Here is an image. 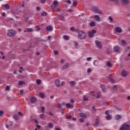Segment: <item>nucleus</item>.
Masks as SVG:
<instances>
[{"label": "nucleus", "instance_id": "1", "mask_svg": "<svg viewBox=\"0 0 130 130\" xmlns=\"http://www.w3.org/2000/svg\"><path fill=\"white\" fill-rule=\"evenodd\" d=\"M7 35L9 37H14L16 36V31L13 29H10L8 30Z\"/></svg>", "mask_w": 130, "mask_h": 130}, {"label": "nucleus", "instance_id": "2", "mask_svg": "<svg viewBox=\"0 0 130 130\" xmlns=\"http://www.w3.org/2000/svg\"><path fill=\"white\" fill-rule=\"evenodd\" d=\"M92 11L96 14L99 15H103V11L97 8V7H94L92 8Z\"/></svg>", "mask_w": 130, "mask_h": 130}, {"label": "nucleus", "instance_id": "3", "mask_svg": "<svg viewBox=\"0 0 130 130\" xmlns=\"http://www.w3.org/2000/svg\"><path fill=\"white\" fill-rule=\"evenodd\" d=\"M78 36L80 39H85L87 37L86 33L83 31H80L78 33Z\"/></svg>", "mask_w": 130, "mask_h": 130}, {"label": "nucleus", "instance_id": "4", "mask_svg": "<svg viewBox=\"0 0 130 130\" xmlns=\"http://www.w3.org/2000/svg\"><path fill=\"white\" fill-rule=\"evenodd\" d=\"M55 85L56 87H61V86H63L64 85V82L62 81L60 83L59 79H57L55 81Z\"/></svg>", "mask_w": 130, "mask_h": 130}, {"label": "nucleus", "instance_id": "5", "mask_svg": "<svg viewBox=\"0 0 130 130\" xmlns=\"http://www.w3.org/2000/svg\"><path fill=\"white\" fill-rule=\"evenodd\" d=\"M91 94L92 95V96L95 97V98H101V92H100L96 93L95 91H91Z\"/></svg>", "mask_w": 130, "mask_h": 130}, {"label": "nucleus", "instance_id": "6", "mask_svg": "<svg viewBox=\"0 0 130 130\" xmlns=\"http://www.w3.org/2000/svg\"><path fill=\"white\" fill-rule=\"evenodd\" d=\"M119 130H130V126L127 124H124Z\"/></svg>", "mask_w": 130, "mask_h": 130}, {"label": "nucleus", "instance_id": "7", "mask_svg": "<svg viewBox=\"0 0 130 130\" xmlns=\"http://www.w3.org/2000/svg\"><path fill=\"white\" fill-rule=\"evenodd\" d=\"M79 115L80 117H82V118H83V119H80V121L81 122H83V121H84V119L87 118V115H86V114L85 113H81L79 114Z\"/></svg>", "mask_w": 130, "mask_h": 130}, {"label": "nucleus", "instance_id": "8", "mask_svg": "<svg viewBox=\"0 0 130 130\" xmlns=\"http://www.w3.org/2000/svg\"><path fill=\"white\" fill-rule=\"evenodd\" d=\"M96 34V30L93 29L91 31H89L88 32L89 37H93L94 36V34Z\"/></svg>", "mask_w": 130, "mask_h": 130}, {"label": "nucleus", "instance_id": "9", "mask_svg": "<svg viewBox=\"0 0 130 130\" xmlns=\"http://www.w3.org/2000/svg\"><path fill=\"white\" fill-rule=\"evenodd\" d=\"M95 45L99 48V49H101L103 47L102 43H101L100 41H95Z\"/></svg>", "mask_w": 130, "mask_h": 130}, {"label": "nucleus", "instance_id": "10", "mask_svg": "<svg viewBox=\"0 0 130 130\" xmlns=\"http://www.w3.org/2000/svg\"><path fill=\"white\" fill-rule=\"evenodd\" d=\"M93 20L94 21H96V22H100L101 21V18H100V16L98 15H95L93 16Z\"/></svg>", "mask_w": 130, "mask_h": 130}, {"label": "nucleus", "instance_id": "11", "mask_svg": "<svg viewBox=\"0 0 130 130\" xmlns=\"http://www.w3.org/2000/svg\"><path fill=\"white\" fill-rule=\"evenodd\" d=\"M121 75L122 77H126V76H128V72H127V71H125L123 70L121 73Z\"/></svg>", "mask_w": 130, "mask_h": 130}, {"label": "nucleus", "instance_id": "12", "mask_svg": "<svg viewBox=\"0 0 130 130\" xmlns=\"http://www.w3.org/2000/svg\"><path fill=\"white\" fill-rule=\"evenodd\" d=\"M59 3L57 1H54L53 4L51 5L52 8H55L56 6H58Z\"/></svg>", "mask_w": 130, "mask_h": 130}, {"label": "nucleus", "instance_id": "13", "mask_svg": "<svg viewBox=\"0 0 130 130\" xmlns=\"http://www.w3.org/2000/svg\"><path fill=\"white\" fill-rule=\"evenodd\" d=\"M66 108H71V109H73L74 108V106H73V104H66Z\"/></svg>", "mask_w": 130, "mask_h": 130}, {"label": "nucleus", "instance_id": "14", "mask_svg": "<svg viewBox=\"0 0 130 130\" xmlns=\"http://www.w3.org/2000/svg\"><path fill=\"white\" fill-rule=\"evenodd\" d=\"M122 5H127L129 3V0H121Z\"/></svg>", "mask_w": 130, "mask_h": 130}, {"label": "nucleus", "instance_id": "15", "mask_svg": "<svg viewBox=\"0 0 130 130\" xmlns=\"http://www.w3.org/2000/svg\"><path fill=\"white\" fill-rule=\"evenodd\" d=\"M116 31L118 33H121L122 32V29H121V28L117 27L116 28Z\"/></svg>", "mask_w": 130, "mask_h": 130}, {"label": "nucleus", "instance_id": "16", "mask_svg": "<svg viewBox=\"0 0 130 130\" xmlns=\"http://www.w3.org/2000/svg\"><path fill=\"white\" fill-rule=\"evenodd\" d=\"M101 88L103 92H106V88H105V85H104V84H102L101 85Z\"/></svg>", "mask_w": 130, "mask_h": 130}, {"label": "nucleus", "instance_id": "17", "mask_svg": "<svg viewBox=\"0 0 130 130\" xmlns=\"http://www.w3.org/2000/svg\"><path fill=\"white\" fill-rule=\"evenodd\" d=\"M114 50L115 52H118L120 50V48L119 47L115 46L114 47Z\"/></svg>", "mask_w": 130, "mask_h": 130}, {"label": "nucleus", "instance_id": "18", "mask_svg": "<svg viewBox=\"0 0 130 130\" xmlns=\"http://www.w3.org/2000/svg\"><path fill=\"white\" fill-rule=\"evenodd\" d=\"M34 30L32 28H27L25 30H24V32H33Z\"/></svg>", "mask_w": 130, "mask_h": 130}, {"label": "nucleus", "instance_id": "19", "mask_svg": "<svg viewBox=\"0 0 130 130\" xmlns=\"http://www.w3.org/2000/svg\"><path fill=\"white\" fill-rule=\"evenodd\" d=\"M74 47L76 48V49H79V48H80V45L77 43H75Z\"/></svg>", "mask_w": 130, "mask_h": 130}, {"label": "nucleus", "instance_id": "20", "mask_svg": "<svg viewBox=\"0 0 130 130\" xmlns=\"http://www.w3.org/2000/svg\"><path fill=\"white\" fill-rule=\"evenodd\" d=\"M90 27H95V26H96V22L94 21L91 22L90 23Z\"/></svg>", "mask_w": 130, "mask_h": 130}, {"label": "nucleus", "instance_id": "21", "mask_svg": "<svg viewBox=\"0 0 130 130\" xmlns=\"http://www.w3.org/2000/svg\"><path fill=\"white\" fill-rule=\"evenodd\" d=\"M63 39L64 40H70V37L67 35H64L63 36Z\"/></svg>", "mask_w": 130, "mask_h": 130}, {"label": "nucleus", "instance_id": "22", "mask_svg": "<svg viewBox=\"0 0 130 130\" xmlns=\"http://www.w3.org/2000/svg\"><path fill=\"white\" fill-rule=\"evenodd\" d=\"M47 31H52V27L51 26H48L46 27Z\"/></svg>", "mask_w": 130, "mask_h": 130}, {"label": "nucleus", "instance_id": "23", "mask_svg": "<svg viewBox=\"0 0 130 130\" xmlns=\"http://www.w3.org/2000/svg\"><path fill=\"white\" fill-rule=\"evenodd\" d=\"M112 118V116L111 115H109L106 117V119H107L108 120H109L110 119H111Z\"/></svg>", "mask_w": 130, "mask_h": 130}, {"label": "nucleus", "instance_id": "24", "mask_svg": "<svg viewBox=\"0 0 130 130\" xmlns=\"http://www.w3.org/2000/svg\"><path fill=\"white\" fill-rule=\"evenodd\" d=\"M4 7L7 9V10L10 9V5L9 4H6L4 5Z\"/></svg>", "mask_w": 130, "mask_h": 130}, {"label": "nucleus", "instance_id": "25", "mask_svg": "<svg viewBox=\"0 0 130 130\" xmlns=\"http://www.w3.org/2000/svg\"><path fill=\"white\" fill-rule=\"evenodd\" d=\"M36 102V98L33 97L30 99V102L34 103Z\"/></svg>", "mask_w": 130, "mask_h": 130}, {"label": "nucleus", "instance_id": "26", "mask_svg": "<svg viewBox=\"0 0 130 130\" xmlns=\"http://www.w3.org/2000/svg\"><path fill=\"white\" fill-rule=\"evenodd\" d=\"M115 118L117 120H118V119H120L121 118V116L119 115H117L115 116Z\"/></svg>", "mask_w": 130, "mask_h": 130}, {"label": "nucleus", "instance_id": "27", "mask_svg": "<svg viewBox=\"0 0 130 130\" xmlns=\"http://www.w3.org/2000/svg\"><path fill=\"white\" fill-rule=\"evenodd\" d=\"M47 126L49 128H52V127H53V125H52V123H50L47 125Z\"/></svg>", "mask_w": 130, "mask_h": 130}, {"label": "nucleus", "instance_id": "28", "mask_svg": "<svg viewBox=\"0 0 130 130\" xmlns=\"http://www.w3.org/2000/svg\"><path fill=\"white\" fill-rule=\"evenodd\" d=\"M56 12H60L61 11V8L60 7H58L56 9H55Z\"/></svg>", "mask_w": 130, "mask_h": 130}, {"label": "nucleus", "instance_id": "29", "mask_svg": "<svg viewBox=\"0 0 130 130\" xmlns=\"http://www.w3.org/2000/svg\"><path fill=\"white\" fill-rule=\"evenodd\" d=\"M40 96L41 97V98H44V97H45V95H44V94H43V93L41 92L40 93Z\"/></svg>", "mask_w": 130, "mask_h": 130}, {"label": "nucleus", "instance_id": "30", "mask_svg": "<svg viewBox=\"0 0 130 130\" xmlns=\"http://www.w3.org/2000/svg\"><path fill=\"white\" fill-rule=\"evenodd\" d=\"M83 100L84 101H88V97L86 95H83Z\"/></svg>", "mask_w": 130, "mask_h": 130}, {"label": "nucleus", "instance_id": "31", "mask_svg": "<svg viewBox=\"0 0 130 130\" xmlns=\"http://www.w3.org/2000/svg\"><path fill=\"white\" fill-rule=\"evenodd\" d=\"M70 85L71 86H75V85H76V82H75V81H71L70 82Z\"/></svg>", "mask_w": 130, "mask_h": 130}, {"label": "nucleus", "instance_id": "32", "mask_svg": "<svg viewBox=\"0 0 130 130\" xmlns=\"http://www.w3.org/2000/svg\"><path fill=\"white\" fill-rule=\"evenodd\" d=\"M14 118H15V119H19V115H18V114L14 115Z\"/></svg>", "mask_w": 130, "mask_h": 130}, {"label": "nucleus", "instance_id": "33", "mask_svg": "<svg viewBox=\"0 0 130 130\" xmlns=\"http://www.w3.org/2000/svg\"><path fill=\"white\" fill-rule=\"evenodd\" d=\"M109 20H110V23H112V21H113V18H112L111 16H109Z\"/></svg>", "mask_w": 130, "mask_h": 130}, {"label": "nucleus", "instance_id": "34", "mask_svg": "<svg viewBox=\"0 0 130 130\" xmlns=\"http://www.w3.org/2000/svg\"><path fill=\"white\" fill-rule=\"evenodd\" d=\"M110 2H114L115 4H117L118 3V0H109Z\"/></svg>", "mask_w": 130, "mask_h": 130}, {"label": "nucleus", "instance_id": "35", "mask_svg": "<svg viewBox=\"0 0 130 130\" xmlns=\"http://www.w3.org/2000/svg\"><path fill=\"white\" fill-rule=\"evenodd\" d=\"M40 118H42V119H44V114H42L40 115Z\"/></svg>", "mask_w": 130, "mask_h": 130}, {"label": "nucleus", "instance_id": "36", "mask_svg": "<svg viewBox=\"0 0 130 130\" xmlns=\"http://www.w3.org/2000/svg\"><path fill=\"white\" fill-rule=\"evenodd\" d=\"M92 109L94 112H95V111H97V109L96 108V107H95L94 106H92Z\"/></svg>", "mask_w": 130, "mask_h": 130}, {"label": "nucleus", "instance_id": "37", "mask_svg": "<svg viewBox=\"0 0 130 130\" xmlns=\"http://www.w3.org/2000/svg\"><path fill=\"white\" fill-rule=\"evenodd\" d=\"M107 66H108V67H112V64H111L110 62H108Z\"/></svg>", "mask_w": 130, "mask_h": 130}, {"label": "nucleus", "instance_id": "38", "mask_svg": "<svg viewBox=\"0 0 130 130\" xmlns=\"http://www.w3.org/2000/svg\"><path fill=\"white\" fill-rule=\"evenodd\" d=\"M86 60H87V61H90V60H92V57H87L86 58Z\"/></svg>", "mask_w": 130, "mask_h": 130}, {"label": "nucleus", "instance_id": "39", "mask_svg": "<svg viewBox=\"0 0 130 130\" xmlns=\"http://www.w3.org/2000/svg\"><path fill=\"white\" fill-rule=\"evenodd\" d=\"M24 84V81H20L18 82V84L19 85H23Z\"/></svg>", "mask_w": 130, "mask_h": 130}, {"label": "nucleus", "instance_id": "40", "mask_svg": "<svg viewBox=\"0 0 130 130\" xmlns=\"http://www.w3.org/2000/svg\"><path fill=\"white\" fill-rule=\"evenodd\" d=\"M41 110H42V112L44 113V111L45 110V108H44V107H42Z\"/></svg>", "mask_w": 130, "mask_h": 130}, {"label": "nucleus", "instance_id": "41", "mask_svg": "<svg viewBox=\"0 0 130 130\" xmlns=\"http://www.w3.org/2000/svg\"><path fill=\"white\" fill-rule=\"evenodd\" d=\"M56 107H57V108H60L61 107V105L58 104L56 105Z\"/></svg>", "mask_w": 130, "mask_h": 130}, {"label": "nucleus", "instance_id": "42", "mask_svg": "<svg viewBox=\"0 0 130 130\" xmlns=\"http://www.w3.org/2000/svg\"><path fill=\"white\" fill-rule=\"evenodd\" d=\"M69 66L70 64H69V63H66L65 66H64L63 69H66V68H68V67H69Z\"/></svg>", "mask_w": 130, "mask_h": 130}, {"label": "nucleus", "instance_id": "43", "mask_svg": "<svg viewBox=\"0 0 130 130\" xmlns=\"http://www.w3.org/2000/svg\"><path fill=\"white\" fill-rule=\"evenodd\" d=\"M47 15V13L44 12L42 13V16H46Z\"/></svg>", "mask_w": 130, "mask_h": 130}, {"label": "nucleus", "instance_id": "44", "mask_svg": "<svg viewBox=\"0 0 130 130\" xmlns=\"http://www.w3.org/2000/svg\"><path fill=\"white\" fill-rule=\"evenodd\" d=\"M77 5H78V3H77L76 1H74L73 3V6H77Z\"/></svg>", "mask_w": 130, "mask_h": 130}, {"label": "nucleus", "instance_id": "45", "mask_svg": "<svg viewBox=\"0 0 130 130\" xmlns=\"http://www.w3.org/2000/svg\"><path fill=\"white\" fill-rule=\"evenodd\" d=\"M4 115V111H0V116H3Z\"/></svg>", "mask_w": 130, "mask_h": 130}, {"label": "nucleus", "instance_id": "46", "mask_svg": "<svg viewBox=\"0 0 130 130\" xmlns=\"http://www.w3.org/2000/svg\"><path fill=\"white\" fill-rule=\"evenodd\" d=\"M37 84H40V83H41V80H39V79H38V80H37Z\"/></svg>", "mask_w": 130, "mask_h": 130}, {"label": "nucleus", "instance_id": "47", "mask_svg": "<svg viewBox=\"0 0 130 130\" xmlns=\"http://www.w3.org/2000/svg\"><path fill=\"white\" fill-rule=\"evenodd\" d=\"M109 102H106L105 103H104V105H107V106H108V105H109Z\"/></svg>", "mask_w": 130, "mask_h": 130}, {"label": "nucleus", "instance_id": "48", "mask_svg": "<svg viewBox=\"0 0 130 130\" xmlns=\"http://www.w3.org/2000/svg\"><path fill=\"white\" fill-rule=\"evenodd\" d=\"M6 91H9V90H10V86H6Z\"/></svg>", "mask_w": 130, "mask_h": 130}, {"label": "nucleus", "instance_id": "49", "mask_svg": "<svg viewBox=\"0 0 130 130\" xmlns=\"http://www.w3.org/2000/svg\"><path fill=\"white\" fill-rule=\"evenodd\" d=\"M66 118L70 119V118H72V116H71V115L67 116Z\"/></svg>", "mask_w": 130, "mask_h": 130}, {"label": "nucleus", "instance_id": "50", "mask_svg": "<svg viewBox=\"0 0 130 130\" xmlns=\"http://www.w3.org/2000/svg\"><path fill=\"white\" fill-rule=\"evenodd\" d=\"M66 3H67L68 4H72V2L70 0L66 1Z\"/></svg>", "mask_w": 130, "mask_h": 130}, {"label": "nucleus", "instance_id": "51", "mask_svg": "<svg viewBox=\"0 0 130 130\" xmlns=\"http://www.w3.org/2000/svg\"><path fill=\"white\" fill-rule=\"evenodd\" d=\"M121 43L123 45H124V44H125V41L122 40Z\"/></svg>", "mask_w": 130, "mask_h": 130}, {"label": "nucleus", "instance_id": "52", "mask_svg": "<svg viewBox=\"0 0 130 130\" xmlns=\"http://www.w3.org/2000/svg\"><path fill=\"white\" fill-rule=\"evenodd\" d=\"M91 72H92V70H91V69H87V73H91Z\"/></svg>", "mask_w": 130, "mask_h": 130}, {"label": "nucleus", "instance_id": "53", "mask_svg": "<svg viewBox=\"0 0 130 130\" xmlns=\"http://www.w3.org/2000/svg\"><path fill=\"white\" fill-rule=\"evenodd\" d=\"M19 93L21 95H23V90H20L19 91Z\"/></svg>", "mask_w": 130, "mask_h": 130}, {"label": "nucleus", "instance_id": "54", "mask_svg": "<svg viewBox=\"0 0 130 130\" xmlns=\"http://www.w3.org/2000/svg\"><path fill=\"white\" fill-rule=\"evenodd\" d=\"M110 80L112 83H114V80H113L112 78H110Z\"/></svg>", "mask_w": 130, "mask_h": 130}, {"label": "nucleus", "instance_id": "55", "mask_svg": "<svg viewBox=\"0 0 130 130\" xmlns=\"http://www.w3.org/2000/svg\"><path fill=\"white\" fill-rule=\"evenodd\" d=\"M68 12L69 13H72V12H74V10L70 9V10H68Z\"/></svg>", "mask_w": 130, "mask_h": 130}, {"label": "nucleus", "instance_id": "56", "mask_svg": "<svg viewBox=\"0 0 130 130\" xmlns=\"http://www.w3.org/2000/svg\"><path fill=\"white\" fill-rule=\"evenodd\" d=\"M70 30H71V31H74V30H75V28L73 27H71Z\"/></svg>", "mask_w": 130, "mask_h": 130}, {"label": "nucleus", "instance_id": "57", "mask_svg": "<svg viewBox=\"0 0 130 130\" xmlns=\"http://www.w3.org/2000/svg\"><path fill=\"white\" fill-rule=\"evenodd\" d=\"M54 54H58V51H54Z\"/></svg>", "mask_w": 130, "mask_h": 130}, {"label": "nucleus", "instance_id": "58", "mask_svg": "<svg viewBox=\"0 0 130 130\" xmlns=\"http://www.w3.org/2000/svg\"><path fill=\"white\" fill-rule=\"evenodd\" d=\"M35 122H36V123H38V120H37V119H35Z\"/></svg>", "mask_w": 130, "mask_h": 130}, {"label": "nucleus", "instance_id": "59", "mask_svg": "<svg viewBox=\"0 0 130 130\" xmlns=\"http://www.w3.org/2000/svg\"><path fill=\"white\" fill-rule=\"evenodd\" d=\"M70 102H71V103H74V100H73V99L70 100Z\"/></svg>", "mask_w": 130, "mask_h": 130}, {"label": "nucleus", "instance_id": "60", "mask_svg": "<svg viewBox=\"0 0 130 130\" xmlns=\"http://www.w3.org/2000/svg\"><path fill=\"white\" fill-rule=\"evenodd\" d=\"M2 16H3V17H6V13L5 12H3L2 13Z\"/></svg>", "mask_w": 130, "mask_h": 130}, {"label": "nucleus", "instance_id": "61", "mask_svg": "<svg viewBox=\"0 0 130 130\" xmlns=\"http://www.w3.org/2000/svg\"><path fill=\"white\" fill-rule=\"evenodd\" d=\"M36 126H37V127L38 128H40V127H41L40 125H38V124H37Z\"/></svg>", "mask_w": 130, "mask_h": 130}, {"label": "nucleus", "instance_id": "62", "mask_svg": "<svg viewBox=\"0 0 130 130\" xmlns=\"http://www.w3.org/2000/svg\"><path fill=\"white\" fill-rule=\"evenodd\" d=\"M51 36H49L47 37L48 40H49L51 38Z\"/></svg>", "mask_w": 130, "mask_h": 130}, {"label": "nucleus", "instance_id": "63", "mask_svg": "<svg viewBox=\"0 0 130 130\" xmlns=\"http://www.w3.org/2000/svg\"><path fill=\"white\" fill-rule=\"evenodd\" d=\"M72 120H77V118H76V117H73V118H72Z\"/></svg>", "mask_w": 130, "mask_h": 130}, {"label": "nucleus", "instance_id": "64", "mask_svg": "<svg viewBox=\"0 0 130 130\" xmlns=\"http://www.w3.org/2000/svg\"><path fill=\"white\" fill-rule=\"evenodd\" d=\"M127 100H130V96H127Z\"/></svg>", "mask_w": 130, "mask_h": 130}]
</instances>
